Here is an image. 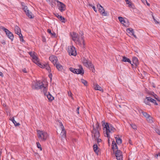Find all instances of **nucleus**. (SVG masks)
<instances>
[{
  "label": "nucleus",
  "mask_w": 160,
  "mask_h": 160,
  "mask_svg": "<svg viewBox=\"0 0 160 160\" xmlns=\"http://www.w3.org/2000/svg\"><path fill=\"white\" fill-rule=\"evenodd\" d=\"M82 63L86 67L88 66V64L89 63H88V59L83 57L82 58Z\"/></svg>",
  "instance_id": "obj_14"
},
{
  "label": "nucleus",
  "mask_w": 160,
  "mask_h": 160,
  "mask_svg": "<svg viewBox=\"0 0 160 160\" xmlns=\"http://www.w3.org/2000/svg\"><path fill=\"white\" fill-rule=\"evenodd\" d=\"M114 153L116 157H118V156L122 155V152L120 150H117Z\"/></svg>",
  "instance_id": "obj_26"
},
{
  "label": "nucleus",
  "mask_w": 160,
  "mask_h": 160,
  "mask_svg": "<svg viewBox=\"0 0 160 160\" xmlns=\"http://www.w3.org/2000/svg\"><path fill=\"white\" fill-rule=\"evenodd\" d=\"M117 143L118 145L121 144L122 143V139L120 138L115 137Z\"/></svg>",
  "instance_id": "obj_28"
},
{
  "label": "nucleus",
  "mask_w": 160,
  "mask_h": 160,
  "mask_svg": "<svg viewBox=\"0 0 160 160\" xmlns=\"http://www.w3.org/2000/svg\"><path fill=\"white\" fill-rule=\"evenodd\" d=\"M68 52L70 56H76L77 54L75 48L73 46L68 47Z\"/></svg>",
  "instance_id": "obj_9"
},
{
  "label": "nucleus",
  "mask_w": 160,
  "mask_h": 160,
  "mask_svg": "<svg viewBox=\"0 0 160 160\" xmlns=\"http://www.w3.org/2000/svg\"><path fill=\"white\" fill-rule=\"evenodd\" d=\"M84 37H82V38L81 39L82 40V43L83 45V46H84L85 45V41L84 39Z\"/></svg>",
  "instance_id": "obj_49"
},
{
  "label": "nucleus",
  "mask_w": 160,
  "mask_h": 160,
  "mask_svg": "<svg viewBox=\"0 0 160 160\" xmlns=\"http://www.w3.org/2000/svg\"><path fill=\"white\" fill-rule=\"evenodd\" d=\"M22 71L24 72H25V73H26L27 72V71H26V70L25 68H24V69H23L22 70Z\"/></svg>",
  "instance_id": "obj_58"
},
{
  "label": "nucleus",
  "mask_w": 160,
  "mask_h": 160,
  "mask_svg": "<svg viewBox=\"0 0 160 160\" xmlns=\"http://www.w3.org/2000/svg\"><path fill=\"white\" fill-rule=\"evenodd\" d=\"M92 8L96 12H97V9H96L95 7L94 6H93L92 7Z\"/></svg>",
  "instance_id": "obj_55"
},
{
  "label": "nucleus",
  "mask_w": 160,
  "mask_h": 160,
  "mask_svg": "<svg viewBox=\"0 0 160 160\" xmlns=\"http://www.w3.org/2000/svg\"><path fill=\"white\" fill-rule=\"evenodd\" d=\"M98 11L102 16H108V13L107 12H105L104 9L102 7V8H99Z\"/></svg>",
  "instance_id": "obj_13"
},
{
  "label": "nucleus",
  "mask_w": 160,
  "mask_h": 160,
  "mask_svg": "<svg viewBox=\"0 0 160 160\" xmlns=\"http://www.w3.org/2000/svg\"><path fill=\"white\" fill-rule=\"evenodd\" d=\"M138 60L137 58L135 57L133 58L132 62L136 66L138 63Z\"/></svg>",
  "instance_id": "obj_31"
},
{
  "label": "nucleus",
  "mask_w": 160,
  "mask_h": 160,
  "mask_svg": "<svg viewBox=\"0 0 160 160\" xmlns=\"http://www.w3.org/2000/svg\"><path fill=\"white\" fill-rule=\"evenodd\" d=\"M89 6H90L91 7H92H92L93 6L91 4H89Z\"/></svg>",
  "instance_id": "obj_63"
},
{
  "label": "nucleus",
  "mask_w": 160,
  "mask_h": 160,
  "mask_svg": "<svg viewBox=\"0 0 160 160\" xmlns=\"http://www.w3.org/2000/svg\"><path fill=\"white\" fill-rule=\"evenodd\" d=\"M69 70L72 72L73 73L76 74V70H77V69L74 68H69Z\"/></svg>",
  "instance_id": "obj_38"
},
{
  "label": "nucleus",
  "mask_w": 160,
  "mask_h": 160,
  "mask_svg": "<svg viewBox=\"0 0 160 160\" xmlns=\"http://www.w3.org/2000/svg\"><path fill=\"white\" fill-rule=\"evenodd\" d=\"M54 14L55 15V16L56 17L58 18L59 19L61 17V15H59L58 13H54Z\"/></svg>",
  "instance_id": "obj_48"
},
{
  "label": "nucleus",
  "mask_w": 160,
  "mask_h": 160,
  "mask_svg": "<svg viewBox=\"0 0 160 160\" xmlns=\"http://www.w3.org/2000/svg\"><path fill=\"white\" fill-rule=\"evenodd\" d=\"M81 82L84 84L85 86H87V82L83 79H81Z\"/></svg>",
  "instance_id": "obj_40"
},
{
  "label": "nucleus",
  "mask_w": 160,
  "mask_h": 160,
  "mask_svg": "<svg viewBox=\"0 0 160 160\" xmlns=\"http://www.w3.org/2000/svg\"><path fill=\"white\" fill-rule=\"evenodd\" d=\"M159 156H160V153H158V154H157L155 156V157L156 158H158V157Z\"/></svg>",
  "instance_id": "obj_56"
},
{
  "label": "nucleus",
  "mask_w": 160,
  "mask_h": 160,
  "mask_svg": "<svg viewBox=\"0 0 160 160\" xmlns=\"http://www.w3.org/2000/svg\"><path fill=\"white\" fill-rule=\"evenodd\" d=\"M79 108H80V107H78L77 108V109L76 110V111L77 112L78 114H79Z\"/></svg>",
  "instance_id": "obj_52"
},
{
  "label": "nucleus",
  "mask_w": 160,
  "mask_h": 160,
  "mask_svg": "<svg viewBox=\"0 0 160 160\" xmlns=\"http://www.w3.org/2000/svg\"><path fill=\"white\" fill-rule=\"evenodd\" d=\"M153 20H154V21L155 22V23H156V24H158V23H159V22H158L157 21V20H156L155 19V18L153 16Z\"/></svg>",
  "instance_id": "obj_54"
},
{
  "label": "nucleus",
  "mask_w": 160,
  "mask_h": 160,
  "mask_svg": "<svg viewBox=\"0 0 160 160\" xmlns=\"http://www.w3.org/2000/svg\"><path fill=\"white\" fill-rule=\"evenodd\" d=\"M79 34L80 35H81V38H82V37H84L83 36V32L82 31H81L80 32H79Z\"/></svg>",
  "instance_id": "obj_50"
},
{
  "label": "nucleus",
  "mask_w": 160,
  "mask_h": 160,
  "mask_svg": "<svg viewBox=\"0 0 160 160\" xmlns=\"http://www.w3.org/2000/svg\"><path fill=\"white\" fill-rule=\"evenodd\" d=\"M126 31L127 32H128V31H130L131 32L130 34L133 36L135 38H137L136 35L134 34V32L133 29L132 28H128L127 29Z\"/></svg>",
  "instance_id": "obj_22"
},
{
  "label": "nucleus",
  "mask_w": 160,
  "mask_h": 160,
  "mask_svg": "<svg viewBox=\"0 0 160 160\" xmlns=\"http://www.w3.org/2000/svg\"><path fill=\"white\" fill-rule=\"evenodd\" d=\"M39 85V89H43L45 87L44 84L42 82L41 84L40 83V85Z\"/></svg>",
  "instance_id": "obj_44"
},
{
  "label": "nucleus",
  "mask_w": 160,
  "mask_h": 160,
  "mask_svg": "<svg viewBox=\"0 0 160 160\" xmlns=\"http://www.w3.org/2000/svg\"><path fill=\"white\" fill-rule=\"evenodd\" d=\"M60 125L61 126V128L62 130L61 135V140L62 141L64 139L66 138V132L64 127L62 123L60 124Z\"/></svg>",
  "instance_id": "obj_11"
},
{
  "label": "nucleus",
  "mask_w": 160,
  "mask_h": 160,
  "mask_svg": "<svg viewBox=\"0 0 160 160\" xmlns=\"http://www.w3.org/2000/svg\"><path fill=\"white\" fill-rule=\"evenodd\" d=\"M99 137H94L92 138L93 139H94L95 140L97 141V143H99V142H101L102 141V140L101 139L98 138Z\"/></svg>",
  "instance_id": "obj_39"
},
{
  "label": "nucleus",
  "mask_w": 160,
  "mask_h": 160,
  "mask_svg": "<svg viewBox=\"0 0 160 160\" xmlns=\"http://www.w3.org/2000/svg\"><path fill=\"white\" fill-rule=\"evenodd\" d=\"M150 102H152L154 103L155 105H158V103L156 101L152 98L151 97H150Z\"/></svg>",
  "instance_id": "obj_35"
},
{
  "label": "nucleus",
  "mask_w": 160,
  "mask_h": 160,
  "mask_svg": "<svg viewBox=\"0 0 160 160\" xmlns=\"http://www.w3.org/2000/svg\"><path fill=\"white\" fill-rule=\"evenodd\" d=\"M154 130L157 133L160 135V130L157 128H155Z\"/></svg>",
  "instance_id": "obj_45"
},
{
  "label": "nucleus",
  "mask_w": 160,
  "mask_h": 160,
  "mask_svg": "<svg viewBox=\"0 0 160 160\" xmlns=\"http://www.w3.org/2000/svg\"><path fill=\"white\" fill-rule=\"evenodd\" d=\"M55 66L59 71H62L63 69V67L59 63H57L56 62V64H55Z\"/></svg>",
  "instance_id": "obj_18"
},
{
  "label": "nucleus",
  "mask_w": 160,
  "mask_h": 160,
  "mask_svg": "<svg viewBox=\"0 0 160 160\" xmlns=\"http://www.w3.org/2000/svg\"><path fill=\"white\" fill-rule=\"evenodd\" d=\"M9 119L13 122L15 126H19L20 125L19 123H17L16 122L15 120L14 117L12 118L10 117Z\"/></svg>",
  "instance_id": "obj_23"
},
{
  "label": "nucleus",
  "mask_w": 160,
  "mask_h": 160,
  "mask_svg": "<svg viewBox=\"0 0 160 160\" xmlns=\"http://www.w3.org/2000/svg\"><path fill=\"white\" fill-rule=\"evenodd\" d=\"M47 96L50 102L52 101L54 99V97H53L49 92H48V94H47Z\"/></svg>",
  "instance_id": "obj_24"
},
{
  "label": "nucleus",
  "mask_w": 160,
  "mask_h": 160,
  "mask_svg": "<svg viewBox=\"0 0 160 160\" xmlns=\"http://www.w3.org/2000/svg\"><path fill=\"white\" fill-rule=\"evenodd\" d=\"M36 64L41 68H45L48 71L49 73L51 71L50 68L48 63L43 64V63H41L39 61L37 63H36Z\"/></svg>",
  "instance_id": "obj_7"
},
{
  "label": "nucleus",
  "mask_w": 160,
  "mask_h": 160,
  "mask_svg": "<svg viewBox=\"0 0 160 160\" xmlns=\"http://www.w3.org/2000/svg\"><path fill=\"white\" fill-rule=\"evenodd\" d=\"M95 89L96 90L102 91V89L101 87L98 84H96L94 85Z\"/></svg>",
  "instance_id": "obj_33"
},
{
  "label": "nucleus",
  "mask_w": 160,
  "mask_h": 160,
  "mask_svg": "<svg viewBox=\"0 0 160 160\" xmlns=\"http://www.w3.org/2000/svg\"><path fill=\"white\" fill-rule=\"evenodd\" d=\"M53 5H53V4H51V6H52V7H53Z\"/></svg>",
  "instance_id": "obj_64"
},
{
  "label": "nucleus",
  "mask_w": 160,
  "mask_h": 160,
  "mask_svg": "<svg viewBox=\"0 0 160 160\" xmlns=\"http://www.w3.org/2000/svg\"><path fill=\"white\" fill-rule=\"evenodd\" d=\"M40 83L39 82H36L35 83V84L34 86L33 85L32 86V88L35 89H39V85H40Z\"/></svg>",
  "instance_id": "obj_32"
},
{
  "label": "nucleus",
  "mask_w": 160,
  "mask_h": 160,
  "mask_svg": "<svg viewBox=\"0 0 160 160\" xmlns=\"http://www.w3.org/2000/svg\"><path fill=\"white\" fill-rule=\"evenodd\" d=\"M93 149L94 152L97 154L98 155L99 150H98V147L97 144H94L93 146Z\"/></svg>",
  "instance_id": "obj_17"
},
{
  "label": "nucleus",
  "mask_w": 160,
  "mask_h": 160,
  "mask_svg": "<svg viewBox=\"0 0 160 160\" xmlns=\"http://www.w3.org/2000/svg\"><path fill=\"white\" fill-rule=\"evenodd\" d=\"M102 124L103 127V130L104 136L108 138V140L110 138V133L113 132L115 129L109 123L106 122L105 120L102 121Z\"/></svg>",
  "instance_id": "obj_1"
},
{
  "label": "nucleus",
  "mask_w": 160,
  "mask_h": 160,
  "mask_svg": "<svg viewBox=\"0 0 160 160\" xmlns=\"http://www.w3.org/2000/svg\"><path fill=\"white\" fill-rule=\"evenodd\" d=\"M97 7L98 8H102V7L99 3H98L97 5Z\"/></svg>",
  "instance_id": "obj_51"
},
{
  "label": "nucleus",
  "mask_w": 160,
  "mask_h": 160,
  "mask_svg": "<svg viewBox=\"0 0 160 160\" xmlns=\"http://www.w3.org/2000/svg\"><path fill=\"white\" fill-rule=\"evenodd\" d=\"M96 128H95L94 125H92L93 130L92 131V137H99L100 136V133L98 129L99 128V124L97 122L95 124Z\"/></svg>",
  "instance_id": "obj_2"
},
{
  "label": "nucleus",
  "mask_w": 160,
  "mask_h": 160,
  "mask_svg": "<svg viewBox=\"0 0 160 160\" xmlns=\"http://www.w3.org/2000/svg\"><path fill=\"white\" fill-rule=\"evenodd\" d=\"M122 61L124 62H128L131 64L132 66L133 65V64H131V61L130 60V59L128 58H127L125 56H123L122 57Z\"/></svg>",
  "instance_id": "obj_20"
},
{
  "label": "nucleus",
  "mask_w": 160,
  "mask_h": 160,
  "mask_svg": "<svg viewBox=\"0 0 160 160\" xmlns=\"http://www.w3.org/2000/svg\"><path fill=\"white\" fill-rule=\"evenodd\" d=\"M56 58H57L54 56H51L49 58V60L52 62L54 66H55V64H56L57 62Z\"/></svg>",
  "instance_id": "obj_16"
},
{
  "label": "nucleus",
  "mask_w": 160,
  "mask_h": 160,
  "mask_svg": "<svg viewBox=\"0 0 160 160\" xmlns=\"http://www.w3.org/2000/svg\"><path fill=\"white\" fill-rule=\"evenodd\" d=\"M118 19L120 22L122 24H123L124 23H126V21L125 20H124L123 18L121 17H118Z\"/></svg>",
  "instance_id": "obj_29"
},
{
  "label": "nucleus",
  "mask_w": 160,
  "mask_h": 160,
  "mask_svg": "<svg viewBox=\"0 0 160 160\" xmlns=\"http://www.w3.org/2000/svg\"><path fill=\"white\" fill-rule=\"evenodd\" d=\"M72 39L73 41L75 42H78L79 43H80L81 41L78 37V34L75 32H73L72 35Z\"/></svg>",
  "instance_id": "obj_10"
},
{
  "label": "nucleus",
  "mask_w": 160,
  "mask_h": 160,
  "mask_svg": "<svg viewBox=\"0 0 160 160\" xmlns=\"http://www.w3.org/2000/svg\"><path fill=\"white\" fill-rule=\"evenodd\" d=\"M145 1V0H144V1ZM145 1L146 2H147V5L148 6H150V4L149 3H148V2H147V1H146V0H145Z\"/></svg>",
  "instance_id": "obj_62"
},
{
  "label": "nucleus",
  "mask_w": 160,
  "mask_h": 160,
  "mask_svg": "<svg viewBox=\"0 0 160 160\" xmlns=\"http://www.w3.org/2000/svg\"><path fill=\"white\" fill-rule=\"evenodd\" d=\"M112 149L114 152V150L117 149L118 150V147L116 143V142L114 141H113L112 144Z\"/></svg>",
  "instance_id": "obj_15"
},
{
  "label": "nucleus",
  "mask_w": 160,
  "mask_h": 160,
  "mask_svg": "<svg viewBox=\"0 0 160 160\" xmlns=\"http://www.w3.org/2000/svg\"><path fill=\"white\" fill-rule=\"evenodd\" d=\"M43 89V92L44 94L45 95H46V94L47 93V89L45 87V88H44Z\"/></svg>",
  "instance_id": "obj_47"
},
{
  "label": "nucleus",
  "mask_w": 160,
  "mask_h": 160,
  "mask_svg": "<svg viewBox=\"0 0 160 160\" xmlns=\"http://www.w3.org/2000/svg\"><path fill=\"white\" fill-rule=\"evenodd\" d=\"M31 57L32 58L31 59L32 61L36 64L39 61L38 54L35 52H31Z\"/></svg>",
  "instance_id": "obj_5"
},
{
  "label": "nucleus",
  "mask_w": 160,
  "mask_h": 160,
  "mask_svg": "<svg viewBox=\"0 0 160 160\" xmlns=\"http://www.w3.org/2000/svg\"><path fill=\"white\" fill-rule=\"evenodd\" d=\"M14 31L15 33L19 36L20 41L22 42H23L24 39L21 33V30L20 28L17 26H15Z\"/></svg>",
  "instance_id": "obj_8"
},
{
  "label": "nucleus",
  "mask_w": 160,
  "mask_h": 160,
  "mask_svg": "<svg viewBox=\"0 0 160 160\" xmlns=\"http://www.w3.org/2000/svg\"><path fill=\"white\" fill-rule=\"evenodd\" d=\"M42 41L43 42H46V39L44 37H42Z\"/></svg>",
  "instance_id": "obj_57"
},
{
  "label": "nucleus",
  "mask_w": 160,
  "mask_h": 160,
  "mask_svg": "<svg viewBox=\"0 0 160 160\" xmlns=\"http://www.w3.org/2000/svg\"><path fill=\"white\" fill-rule=\"evenodd\" d=\"M79 67L80 68L77 69L76 74H81L82 75L84 73V71L82 68V66L81 65H79Z\"/></svg>",
  "instance_id": "obj_12"
},
{
  "label": "nucleus",
  "mask_w": 160,
  "mask_h": 160,
  "mask_svg": "<svg viewBox=\"0 0 160 160\" xmlns=\"http://www.w3.org/2000/svg\"><path fill=\"white\" fill-rule=\"evenodd\" d=\"M1 43L3 44L4 45L5 44V42L4 41H3Z\"/></svg>",
  "instance_id": "obj_61"
},
{
  "label": "nucleus",
  "mask_w": 160,
  "mask_h": 160,
  "mask_svg": "<svg viewBox=\"0 0 160 160\" xmlns=\"http://www.w3.org/2000/svg\"><path fill=\"white\" fill-rule=\"evenodd\" d=\"M22 9L26 13L27 15H28V17H29L30 16V14L29 12V10L28 9L27 6H24L22 7Z\"/></svg>",
  "instance_id": "obj_21"
},
{
  "label": "nucleus",
  "mask_w": 160,
  "mask_h": 160,
  "mask_svg": "<svg viewBox=\"0 0 160 160\" xmlns=\"http://www.w3.org/2000/svg\"><path fill=\"white\" fill-rule=\"evenodd\" d=\"M150 97H146V98H145L144 100V102L146 104L149 105L150 104Z\"/></svg>",
  "instance_id": "obj_25"
},
{
  "label": "nucleus",
  "mask_w": 160,
  "mask_h": 160,
  "mask_svg": "<svg viewBox=\"0 0 160 160\" xmlns=\"http://www.w3.org/2000/svg\"><path fill=\"white\" fill-rule=\"evenodd\" d=\"M0 76L3 77V73L2 72H0Z\"/></svg>",
  "instance_id": "obj_59"
},
{
  "label": "nucleus",
  "mask_w": 160,
  "mask_h": 160,
  "mask_svg": "<svg viewBox=\"0 0 160 160\" xmlns=\"http://www.w3.org/2000/svg\"><path fill=\"white\" fill-rule=\"evenodd\" d=\"M86 67L89 68V69L92 71V72H94L95 70L94 66L92 64L91 62H89L88 64V66H86Z\"/></svg>",
  "instance_id": "obj_19"
},
{
  "label": "nucleus",
  "mask_w": 160,
  "mask_h": 160,
  "mask_svg": "<svg viewBox=\"0 0 160 160\" xmlns=\"http://www.w3.org/2000/svg\"><path fill=\"white\" fill-rule=\"evenodd\" d=\"M56 2L58 3V8L61 12L65 11L66 8V5L64 4L58 0L56 1Z\"/></svg>",
  "instance_id": "obj_4"
},
{
  "label": "nucleus",
  "mask_w": 160,
  "mask_h": 160,
  "mask_svg": "<svg viewBox=\"0 0 160 160\" xmlns=\"http://www.w3.org/2000/svg\"><path fill=\"white\" fill-rule=\"evenodd\" d=\"M142 112V115L144 116L145 118H147L148 117H149V115L146 112H144V111H142V110H141Z\"/></svg>",
  "instance_id": "obj_36"
},
{
  "label": "nucleus",
  "mask_w": 160,
  "mask_h": 160,
  "mask_svg": "<svg viewBox=\"0 0 160 160\" xmlns=\"http://www.w3.org/2000/svg\"><path fill=\"white\" fill-rule=\"evenodd\" d=\"M116 158L118 160H122V155L118 156Z\"/></svg>",
  "instance_id": "obj_46"
},
{
  "label": "nucleus",
  "mask_w": 160,
  "mask_h": 160,
  "mask_svg": "<svg viewBox=\"0 0 160 160\" xmlns=\"http://www.w3.org/2000/svg\"><path fill=\"white\" fill-rule=\"evenodd\" d=\"M34 17V16L33 14H32L31 13V19L33 18Z\"/></svg>",
  "instance_id": "obj_60"
},
{
  "label": "nucleus",
  "mask_w": 160,
  "mask_h": 160,
  "mask_svg": "<svg viewBox=\"0 0 160 160\" xmlns=\"http://www.w3.org/2000/svg\"><path fill=\"white\" fill-rule=\"evenodd\" d=\"M130 126L133 129L135 130H137V126L135 124L132 123L130 124Z\"/></svg>",
  "instance_id": "obj_41"
},
{
  "label": "nucleus",
  "mask_w": 160,
  "mask_h": 160,
  "mask_svg": "<svg viewBox=\"0 0 160 160\" xmlns=\"http://www.w3.org/2000/svg\"><path fill=\"white\" fill-rule=\"evenodd\" d=\"M126 2V4L128 5V6L130 8H132V2L129 1L128 0H125Z\"/></svg>",
  "instance_id": "obj_37"
},
{
  "label": "nucleus",
  "mask_w": 160,
  "mask_h": 160,
  "mask_svg": "<svg viewBox=\"0 0 160 160\" xmlns=\"http://www.w3.org/2000/svg\"><path fill=\"white\" fill-rule=\"evenodd\" d=\"M37 147L38 148L40 151L42 150V148L41 147V145L40 144L39 142H36Z\"/></svg>",
  "instance_id": "obj_42"
},
{
  "label": "nucleus",
  "mask_w": 160,
  "mask_h": 160,
  "mask_svg": "<svg viewBox=\"0 0 160 160\" xmlns=\"http://www.w3.org/2000/svg\"><path fill=\"white\" fill-rule=\"evenodd\" d=\"M150 95L153 96L154 98L158 101L160 102V99L156 94L154 93L153 92H151Z\"/></svg>",
  "instance_id": "obj_30"
},
{
  "label": "nucleus",
  "mask_w": 160,
  "mask_h": 160,
  "mask_svg": "<svg viewBox=\"0 0 160 160\" xmlns=\"http://www.w3.org/2000/svg\"><path fill=\"white\" fill-rule=\"evenodd\" d=\"M49 75H48V76L49 77V78H50L51 80L52 79V74L51 73H50L49 72Z\"/></svg>",
  "instance_id": "obj_53"
},
{
  "label": "nucleus",
  "mask_w": 160,
  "mask_h": 160,
  "mask_svg": "<svg viewBox=\"0 0 160 160\" xmlns=\"http://www.w3.org/2000/svg\"><path fill=\"white\" fill-rule=\"evenodd\" d=\"M47 32L49 34L51 35L52 37L53 38H55L56 37V33L54 32H52L51 29H48Z\"/></svg>",
  "instance_id": "obj_27"
},
{
  "label": "nucleus",
  "mask_w": 160,
  "mask_h": 160,
  "mask_svg": "<svg viewBox=\"0 0 160 160\" xmlns=\"http://www.w3.org/2000/svg\"><path fill=\"white\" fill-rule=\"evenodd\" d=\"M1 28L5 32L8 38L12 41L14 38L13 34L9 30L5 28L4 27H1Z\"/></svg>",
  "instance_id": "obj_6"
},
{
  "label": "nucleus",
  "mask_w": 160,
  "mask_h": 160,
  "mask_svg": "<svg viewBox=\"0 0 160 160\" xmlns=\"http://www.w3.org/2000/svg\"><path fill=\"white\" fill-rule=\"evenodd\" d=\"M48 134L46 132L42 131H38V137L40 141H45L48 138Z\"/></svg>",
  "instance_id": "obj_3"
},
{
  "label": "nucleus",
  "mask_w": 160,
  "mask_h": 160,
  "mask_svg": "<svg viewBox=\"0 0 160 160\" xmlns=\"http://www.w3.org/2000/svg\"><path fill=\"white\" fill-rule=\"evenodd\" d=\"M146 118L147 121H148L149 122L151 123L153 122V118L150 115H149V117H148Z\"/></svg>",
  "instance_id": "obj_34"
},
{
  "label": "nucleus",
  "mask_w": 160,
  "mask_h": 160,
  "mask_svg": "<svg viewBox=\"0 0 160 160\" xmlns=\"http://www.w3.org/2000/svg\"><path fill=\"white\" fill-rule=\"evenodd\" d=\"M59 19L62 22L65 23L66 22L65 18L62 16H61V17Z\"/></svg>",
  "instance_id": "obj_43"
}]
</instances>
